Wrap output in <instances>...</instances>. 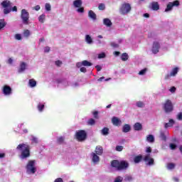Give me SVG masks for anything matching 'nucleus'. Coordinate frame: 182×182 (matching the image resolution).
I'll return each mask as SVG.
<instances>
[{"label": "nucleus", "instance_id": "obj_1", "mask_svg": "<svg viewBox=\"0 0 182 182\" xmlns=\"http://www.w3.org/2000/svg\"><path fill=\"white\" fill-rule=\"evenodd\" d=\"M16 150L21 151L20 159L25 160L31 156V151H29V146L26 144H20L17 146Z\"/></svg>", "mask_w": 182, "mask_h": 182}, {"label": "nucleus", "instance_id": "obj_2", "mask_svg": "<svg viewBox=\"0 0 182 182\" xmlns=\"http://www.w3.org/2000/svg\"><path fill=\"white\" fill-rule=\"evenodd\" d=\"M132 11V5L129 3H123L119 7V14L121 15H127V14H130Z\"/></svg>", "mask_w": 182, "mask_h": 182}, {"label": "nucleus", "instance_id": "obj_3", "mask_svg": "<svg viewBox=\"0 0 182 182\" xmlns=\"http://www.w3.org/2000/svg\"><path fill=\"white\" fill-rule=\"evenodd\" d=\"M35 160L28 161L26 169L27 174H35L36 173V167H35Z\"/></svg>", "mask_w": 182, "mask_h": 182}, {"label": "nucleus", "instance_id": "obj_4", "mask_svg": "<svg viewBox=\"0 0 182 182\" xmlns=\"http://www.w3.org/2000/svg\"><path fill=\"white\" fill-rule=\"evenodd\" d=\"M1 6L4 8V15H8V14H10L12 11V9H11V6H12V3L9 0H4L1 4Z\"/></svg>", "mask_w": 182, "mask_h": 182}, {"label": "nucleus", "instance_id": "obj_5", "mask_svg": "<svg viewBox=\"0 0 182 182\" xmlns=\"http://www.w3.org/2000/svg\"><path fill=\"white\" fill-rule=\"evenodd\" d=\"M21 19L23 25H29V12L25 9L21 10Z\"/></svg>", "mask_w": 182, "mask_h": 182}, {"label": "nucleus", "instance_id": "obj_6", "mask_svg": "<svg viewBox=\"0 0 182 182\" xmlns=\"http://www.w3.org/2000/svg\"><path fill=\"white\" fill-rule=\"evenodd\" d=\"M75 137L78 141H85L86 137H87V134H86L85 130H80L76 132Z\"/></svg>", "mask_w": 182, "mask_h": 182}, {"label": "nucleus", "instance_id": "obj_7", "mask_svg": "<svg viewBox=\"0 0 182 182\" xmlns=\"http://www.w3.org/2000/svg\"><path fill=\"white\" fill-rule=\"evenodd\" d=\"M164 110L165 113H171L173 110V102L171 100H167L164 104Z\"/></svg>", "mask_w": 182, "mask_h": 182}, {"label": "nucleus", "instance_id": "obj_8", "mask_svg": "<svg viewBox=\"0 0 182 182\" xmlns=\"http://www.w3.org/2000/svg\"><path fill=\"white\" fill-rule=\"evenodd\" d=\"M174 6H180V1L178 0H176L173 2H169L166 6L165 12H170V11L173 10V7Z\"/></svg>", "mask_w": 182, "mask_h": 182}, {"label": "nucleus", "instance_id": "obj_9", "mask_svg": "<svg viewBox=\"0 0 182 182\" xmlns=\"http://www.w3.org/2000/svg\"><path fill=\"white\" fill-rule=\"evenodd\" d=\"M144 161H145L146 166H154V159L151 158L150 154L144 157Z\"/></svg>", "mask_w": 182, "mask_h": 182}, {"label": "nucleus", "instance_id": "obj_10", "mask_svg": "<svg viewBox=\"0 0 182 182\" xmlns=\"http://www.w3.org/2000/svg\"><path fill=\"white\" fill-rule=\"evenodd\" d=\"M2 93L4 96H11L12 95V88L9 85H4L2 88Z\"/></svg>", "mask_w": 182, "mask_h": 182}, {"label": "nucleus", "instance_id": "obj_11", "mask_svg": "<svg viewBox=\"0 0 182 182\" xmlns=\"http://www.w3.org/2000/svg\"><path fill=\"white\" fill-rule=\"evenodd\" d=\"M159 50H160V43L157 41L154 42L153 46H152V53L156 55V53H159Z\"/></svg>", "mask_w": 182, "mask_h": 182}, {"label": "nucleus", "instance_id": "obj_12", "mask_svg": "<svg viewBox=\"0 0 182 182\" xmlns=\"http://www.w3.org/2000/svg\"><path fill=\"white\" fill-rule=\"evenodd\" d=\"M91 159L94 164H97L100 161V157L95 152L91 153Z\"/></svg>", "mask_w": 182, "mask_h": 182}, {"label": "nucleus", "instance_id": "obj_13", "mask_svg": "<svg viewBox=\"0 0 182 182\" xmlns=\"http://www.w3.org/2000/svg\"><path fill=\"white\" fill-rule=\"evenodd\" d=\"M149 8L152 11H159L160 9V5H159V2L153 1L149 4Z\"/></svg>", "mask_w": 182, "mask_h": 182}, {"label": "nucleus", "instance_id": "obj_14", "mask_svg": "<svg viewBox=\"0 0 182 182\" xmlns=\"http://www.w3.org/2000/svg\"><path fill=\"white\" fill-rule=\"evenodd\" d=\"M28 65L25 62H22L20 64V68L18 70V73H23L26 70V67Z\"/></svg>", "mask_w": 182, "mask_h": 182}, {"label": "nucleus", "instance_id": "obj_15", "mask_svg": "<svg viewBox=\"0 0 182 182\" xmlns=\"http://www.w3.org/2000/svg\"><path fill=\"white\" fill-rule=\"evenodd\" d=\"M112 122L114 124V126H120V124H122V120H120L117 117H112Z\"/></svg>", "mask_w": 182, "mask_h": 182}, {"label": "nucleus", "instance_id": "obj_16", "mask_svg": "<svg viewBox=\"0 0 182 182\" xmlns=\"http://www.w3.org/2000/svg\"><path fill=\"white\" fill-rule=\"evenodd\" d=\"M94 153H95V154L97 156H102V154H103V147L97 146Z\"/></svg>", "mask_w": 182, "mask_h": 182}, {"label": "nucleus", "instance_id": "obj_17", "mask_svg": "<svg viewBox=\"0 0 182 182\" xmlns=\"http://www.w3.org/2000/svg\"><path fill=\"white\" fill-rule=\"evenodd\" d=\"M129 167V163L125 161H122L119 162V170H124Z\"/></svg>", "mask_w": 182, "mask_h": 182}, {"label": "nucleus", "instance_id": "obj_18", "mask_svg": "<svg viewBox=\"0 0 182 182\" xmlns=\"http://www.w3.org/2000/svg\"><path fill=\"white\" fill-rule=\"evenodd\" d=\"M112 167H114V168H117V170H119L120 167V161L118 160H114L111 163Z\"/></svg>", "mask_w": 182, "mask_h": 182}, {"label": "nucleus", "instance_id": "obj_19", "mask_svg": "<svg viewBox=\"0 0 182 182\" xmlns=\"http://www.w3.org/2000/svg\"><path fill=\"white\" fill-rule=\"evenodd\" d=\"M88 16L92 19V21H96L97 19V17L96 16V14L95 11L90 10L88 11Z\"/></svg>", "mask_w": 182, "mask_h": 182}, {"label": "nucleus", "instance_id": "obj_20", "mask_svg": "<svg viewBox=\"0 0 182 182\" xmlns=\"http://www.w3.org/2000/svg\"><path fill=\"white\" fill-rule=\"evenodd\" d=\"M134 129L136 132H140L143 130V125H141V124H140L139 122H136L134 124Z\"/></svg>", "mask_w": 182, "mask_h": 182}, {"label": "nucleus", "instance_id": "obj_21", "mask_svg": "<svg viewBox=\"0 0 182 182\" xmlns=\"http://www.w3.org/2000/svg\"><path fill=\"white\" fill-rule=\"evenodd\" d=\"M83 2L82 1V0H75L73 2V5L75 8H80L82 7Z\"/></svg>", "mask_w": 182, "mask_h": 182}, {"label": "nucleus", "instance_id": "obj_22", "mask_svg": "<svg viewBox=\"0 0 182 182\" xmlns=\"http://www.w3.org/2000/svg\"><path fill=\"white\" fill-rule=\"evenodd\" d=\"M130 130H132V127L129 124H126L122 127L123 133H129Z\"/></svg>", "mask_w": 182, "mask_h": 182}, {"label": "nucleus", "instance_id": "obj_23", "mask_svg": "<svg viewBox=\"0 0 182 182\" xmlns=\"http://www.w3.org/2000/svg\"><path fill=\"white\" fill-rule=\"evenodd\" d=\"M85 42L88 44V45H92V43H93V39L92 38V37L90 36V35H85Z\"/></svg>", "mask_w": 182, "mask_h": 182}, {"label": "nucleus", "instance_id": "obj_24", "mask_svg": "<svg viewBox=\"0 0 182 182\" xmlns=\"http://www.w3.org/2000/svg\"><path fill=\"white\" fill-rule=\"evenodd\" d=\"M103 24L105 25V26L110 27L112 26V21L109 18H104L103 19Z\"/></svg>", "mask_w": 182, "mask_h": 182}, {"label": "nucleus", "instance_id": "obj_25", "mask_svg": "<svg viewBox=\"0 0 182 182\" xmlns=\"http://www.w3.org/2000/svg\"><path fill=\"white\" fill-rule=\"evenodd\" d=\"M174 123H175V122L173 121V119H169V122L165 123V124H164L165 129H168V127H172V126L174 125Z\"/></svg>", "mask_w": 182, "mask_h": 182}, {"label": "nucleus", "instance_id": "obj_26", "mask_svg": "<svg viewBox=\"0 0 182 182\" xmlns=\"http://www.w3.org/2000/svg\"><path fill=\"white\" fill-rule=\"evenodd\" d=\"M154 136L152 134H149L146 136V141L149 143H154Z\"/></svg>", "mask_w": 182, "mask_h": 182}, {"label": "nucleus", "instance_id": "obj_27", "mask_svg": "<svg viewBox=\"0 0 182 182\" xmlns=\"http://www.w3.org/2000/svg\"><path fill=\"white\" fill-rule=\"evenodd\" d=\"M178 70H179V68H174L173 69H172V70L171 71L170 73V76H176V75H177V73H178Z\"/></svg>", "mask_w": 182, "mask_h": 182}, {"label": "nucleus", "instance_id": "obj_28", "mask_svg": "<svg viewBox=\"0 0 182 182\" xmlns=\"http://www.w3.org/2000/svg\"><path fill=\"white\" fill-rule=\"evenodd\" d=\"M121 59L123 62H126V60H129V54L127 53H124L121 55Z\"/></svg>", "mask_w": 182, "mask_h": 182}, {"label": "nucleus", "instance_id": "obj_29", "mask_svg": "<svg viewBox=\"0 0 182 182\" xmlns=\"http://www.w3.org/2000/svg\"><path fill=\"white\" fill-rule=\"evenodd\" d=\"M109 128L107 127H104L102 130H101V134H102V136H108L109 134Z\"/></svg>", "mask_w": 182, "mask_h": 182}, {"label": "nucleus", "instance_id": "obj_30", "mask_svg": "<svg viewBox=\"0 0 182 182\" xmlns=\"http://www.w3.org/2000/svg\"><path fill=\"white\" fill-rule=\"evenodd\" d=\"M28 86H30V87H35L36 86V81L34 79L29 80Z\"/></svg>", "mask_w": 182, "mask_h": 182}, {"label": "nucleus", "instance_id": "obj_31", "mask_svg": "<svg viewBox=\"0 0 182 182\" xmlns=\"http://www.w3.org/2000/svg\"><path fill=\"white\" fill-rule=\"evenodd\" d=\"M159 137L164 141H166V140H167V137L166 136V133H164V132H163V131L160 132Z\"/></svg>", "mask_w": 182, "mask_h": 182}, {"label": "nucleus", "instance_id": "obj_32", "mask_svg": "<svg viewBox=\"0 0 182 182\" xmlns=\"http://www.w3.org/2000/svg\"><path fill=\"white\" fill-rule=\"evenodd\" d=\"M6 26V22H5V19H0V31L4 29Z\"/></svg>", "mask_w": 182, "mask_h": 182}, {"label": "nucleus", "instance_id": "obj_33", "mask_svg": "<svg viewBox=\"0 0 182 182\" xmlns=\"http://www.w3.org/2000/svg\"><path fill=\"white\" fill-rule=\"evenodd\" d=\"M141 159H143V156H141V155L136 156L134 157V161L136 164L140 163V161H141Z\"/></svg>", "mask_w": 182, "mask_h": 182}, {"label": "nucleus", "instance_id": "obj_34", "mask_svg": "<svg viewBox=\"0 0 182 182\" xmlns=\"http://www.w3.org/2000/svg\"><path fill=\"white\" fill-rule=\"evenodd\" d=\"M175 167H176V164L173 163H169L167 164L166 168L168 170H174Z\"/></svg>", "mask_w": 182, "mask_h": 182}, {"label": "nucleus", "instance_id": "obj_35", "mask_svg": "<svg viewBox=\"0 0 182 182\" xmlns=\"http://www.w3.org/2000/svg\"><path fill=\"white\" fill-rule=\"evenodd\" d=\"M46 18V16L45 14H41L39 17H38V21L39 22H41V23H43V22H45V19Z\"/></svg>", "mask_w": 182, "mask_h": 182}, {"label": "nucleus", "instance_id": "obj_36", "mask_svg": "<svg viewBox=\"0 0 182 182\" xmlns=\"http://www.w3.org/2000/svg\"><path fill=\"white\" fill-rule=\"evenodd\" d=\"M82 66H87V67H89V66H93V63L87 61V60H83L82 61Z\"/></svg>", "mask_w": 182, "mask_h": 182}, {"label": "nucleus", "instance_id": "obj_37", "mask_svg": "<svg viewBox=\"0 0 182 182\" xmlns=\"http://www.w3.org/2000/svg\"><path fill=\"white\" fill-rule=\"evenodd\" d=\"M23 35L24 38H29L31 36V31L29 30H25Z\"/></svg>", "mask_w": 182, "mask_h": 182}, {"label": "nucleus", "instance_id": "obj_38", "mask_svg": "<svg viewBox=\"0 0 182 182\" xmlns=\"http://www.w3.org/2000/svg\"><path fill=\"white\" fill-rule=\"evenodd\" d=\"M136 106L137 107L143 108V107H144L145 105H144V102H143L141 101H138L136 103Z\"/></svg>", "mask_w": 182, "mask_h": 182}, {"label": "nucleus", "instance_id": "obj_39", "mask_svg": "<svg viewBox=\"0 0 182 182\" xmlns=\"http://www.w3.org/2000/svg\"><path fill=\"white\" fill-rule=\"evenodd\" d=\"M65 141V138L63 136H59L57 138V143L58 144H62Z\"/></svg>", "mask_w": 182, "mask_h": 182}, {"label": "nucleus", "instance_id": "obj_40", "mask_svg": "<svg viewBox=\"0 0 182 182\" xmlns=\"http://www.w3.org/2000/svg\"><path fill=\"white\" fill-rule=\"evenodd\" d=\"M37 107L39 112H43V109H45V105L39 103Z\"/></svg>", "mask_w": 182, "mask_h": 182}, {"label": "nucleus", "instance_id": "obj_41", "mask_svg": "<svg viewBox=\"0 0 182 182\" xmlns=\"http://www.w3.org/2000/svg\"><path fill=\"white\" fill-rule=\"evenodd\" d=\"M96 124V121L94 119H90L87 122V124L90 126H94Z\"/></svg>", "mask_w": 182, "mask_h": 182}, {"label": "nucleus", "instance_id": "obj_42", "mask_svg": "<svg viewBox=\"0 0 182 182\" xmlns=\"http://www.w3.org/2000/svg\"><path fill=\"white\" fill-rule=\"evenodd\" d=\"M98 9L100 11H105L106 9V6L105 4H100L98 6Z\"/></svg>", "mask_w": 182, "mask_h": 182}, {"label": "nucleus", "instance_id": "obj_43", "mask_svg": "<svg viewBox=\"0 0 182 182\" xmlns=\"http://www.w3.org/2000/svg\"><path fill=\"white\" fill-rule=\"evenodd\" d=\"M169 149H171V150H176L177 149V145L176 144L171 143L169 144Z\"/></svg>", "mask_w": 182, "mask_h": 182}, {"label": "nucleus", "instance_id": "obj_44", "mask_svg": "<svg viewBox=\"0 0 182 182\" xmlns=\"http://www.w3.org/2000/svg\"><path fill=\"white\" fill-rule=\"evenodd\" d=\"M147 72V68H144L139 72V75L140 76H144V75H146V73Z\"/></svg>", "mask_w": 182, "mask_h": 182}, {"label": "nucleus", "instance_id": "obj_45", "mask_svg": "<svg viewBox=\"0 0 182 182\" xmlns=\"http://www.w3.org/2000/svg\"><path fill=\"white\" fill-rule=\"evenodd\" d=\"M133 177L132 176H125L124 181H132Z\"/></svg>", "mask_w": 182, "mask_h": 182}, {"label": "nucleus", "instance_id": "obj_46", "mask_svg": "<svg viewBox=\"0 0 182 182\" xmlns=\"http://www.w3.org/2000/svg\"><path fill=\"white\" fill-rule=\"evenodd\" d=\"M14 38L16 41H22V36L21 34H16Z\"/></svg>", "mask_w": 182, "mask_h": 182}, {"label": "nucleus", "instance_id": "obj_47", "mask_svg": "<svg viewBox=\"0 0 182 182\" xmlns=\"http://www.w3.org/2000/svg\"><path fill=\"white\" fill-rule=\"evenodd\" d=\"M122 181H123V177L122 176H117L114 181V182H122Z\"/></svg>", "mask_w": 182, "mask_h": 182}, {"label": "nucleus", "instance_id": "obj_48", "mask_svg": "<svg viewBox=\"0 0 182 182\" xmlns=\"http://www.w3.org/2000/svg\"><path fill=\"white\" fill-rule=\"evenodd\" d=\"M106 58V54L105 53H101L98 55V59H104Z\"/></svg>", "mask_w": 182, "mask_h": 182}, {"label": "nucleus", "instance_id": "obj_49", "mask_svg": "<svg viewBox=\"0 0 182 182\" xmlns=\"http://www.w3.org/2000/svg\"><path fill=\"white\" fill-rule=\"evenodd\" d=\"M176 119L177 120L182 121V112L178 113V114L176 115Z\"/></svg>", "mask_w": 182, "mask_h": 182}, {"label": "nucleus", "instance_id": "obj_50", "mask_svg": "<svg viewBox=\"0 0 182 182\" xmlns=\"http://www.w3.org/2000/svg\"><path fill=\"white\" fill-rule=\"evenodd\" d=\"M77 12H78V14H83V12H85V9L83 7H79L77 9Z\"/></svg>", "mask_w": 182, "mask_h": 182}, {"label": "nucleus", "instance_id": "obj_51", "mask_svg": "<svg viewBox=\"0 0 182 182\" xmlns=\"http://www.w3.org/2000/svg\"><path fill=\"white\" fill-rule=\"evenodd\" d=\"M117 151H123V146H117L115 148Z\"/></svg>", "mask_w": 182, "mask_h": 182}, {"label": "nucleus", "instance_id": "obj_52", "mask_svg": "<svg viewBox=\"0 0 182 182\" xmlns=\"http://www.w3.org/2000/svg\"><path fill=\"white\" fill-rule=\"evenodd\" d=\"M52 9V7L50 6V4H46V10L49 11H51Z\"/></svg>", "mask_w": 182, "mask_h": 182}, {"label": "nucleus", "instance_id": "obj_53", "mask_svg": "<svg viewBox=\"0 0 182 182\" xmlns=\"http://www.w3.org/2000/svg\"><path fill=\"white\" fill-rule=\"evenodd\" d=\"M50 51V48L49 46H46L45 48H44V52L45 53H49V52Z\"/></svg>", "mask_w": 182, "mask_h": 182}, {"label": "nucleus", "instance_id": "obj_54", "mask_svg": "<svg viewBox=\"0 0 182 182\" xmlns=\"http://www.w3.org/2000/svg\"><path fill=\"white\" fill-rule=\"evenodd\" d=\"M111 46H112V48H119V44H117L114 42H112V43H111Z\"/></svg>", "mask_w": 182, "mask_h": 182}, {"label": "nucleus", "instance_id": "obj_55", "mask_svg": "<svg viewBox=\"0 0 182 182\" xmlns=\"http://www.w3.org/2000/svg\"><path fill=\"white\" fill-rule=\"evenodd\" d=\"M76 66L77 68H82V66H83V61L77 63Z\"/></svg>", "mask_w": 182, "mask_h": 182}, {"label": "nucleus", "instance_id": "obj_56", "mask_svg": "<svg viewBox=\"0 0 182 182\" xmlns=\"http://www.w3.org/2000/svg\"><path fill=\"white\" fill-rule=\"evenodd\" d=\"M32 141H33V143L38 144V138L36 136H32Z\"/></svg>", "mask_w": 182, "mask_h": 182}, {"label": "nucleus", "instance_id": "obj_57", "mask_svg": "<svg viewBox=\"0 0 182 182\" xmlns=\"http://www.w3.org/2000/svg\"><path fill=\"white\" fill-rule=\"evenodd\" d=\"M80 72H82V73H86V72H87L86 68H85V67L80 68Z\"/></svg>", "mask_w": 182, "mask_h": 182}, {"label": "nucleus", "instance_id": "obj_58", "mask_svg": "<svg viewBox=\"0 0 182 182\" xmlns=\"http://www.w3.org/2000/svg\"><path fill=\"white\" fill-rule=\"evenodd\" d=\"M92 114H93L95 119H97L98 118L97 114H99V112L97 111H95V112H92Z\"/></svg>", "mask_w": 182, "mask_h": 182}, {"label": "nucleus", "instance_id": "obj_59", "mask_svg": "<svg viewBox=\"0 0 182 182\" xmlns=\"http://www.w3.org/2000/svg\"><path fill=\"white\" fill-rule=\"evenodd\" d=\"M7 63H9V65H12L14 63V59L11 58H9Z\"/></svg>", "mask_w": 182, "mask_h": 182}, {"label": "nucleus", "instance_id": "obj_60", "mask_svg": "<svg viewBox=\"0 0 182 182\" xmlns=\"http://www.w3.org/2000/svg\"><path fill=\"white\" fill-rule=\"evenodd\" d=\"M33 9H34V11H39L41 9V6L37 5L34 7H33Z\"/></svg>", "mask_w": 182, "mask_h": 182}, {"label": "nucleus", "instance_id": "obj_61", "mask_svg": "<svg viewBox=\"0 0 182 182\" xmlns=\"http://www.w3.org/2000/svg\"><path fill=\"white\" fill-rule=\"evenodd\" d=\"M95 68H96L97 72H100V70H102V66H100L99 65H96Z\"/></svg>", "mask_w": 182, "mask_h": 182}, {"label": "nucleus", "instance_id": "obj_62", "mask_svg": "<svg viewBox=\"0 0 182 182\" xmlns=\"http://www.w3.org/2000/svg\"><path fill=\"white\" fill-rule=\"evenodd\" d=\"M146 153H151V148L150 146L146 147Z\"/></svg>", "mask_w": 182, "mask_h": 182}, {"label": "nucleus", "instance_id": "obj_63", "mask_svg": "<svg viewBox=\"0 0 182 182\" xmlns=\"http://www.w3.org/2000/svg\"><path fill=\"white\" fill-rule=\"evenodd\" d=\"M54 182H63V179L62 178H56Z\"/></svg>", "mask_w": 182, "mask_h": 182}, {"label": "nucleus", "instance_id": "obj_64", "mask_svg": "<svg viewBox=\"0 0 182 182\" xmlns=\"http://www.w3.org/2000/svg\"><path fill=\"white\" fill-rule=\"evenodd\" d=\"M55 65L56 66H60V65H62V61L60 60L55 61Z\"/></svg>", "mask_w": 182, "mask_h": 182}]
</instances>
